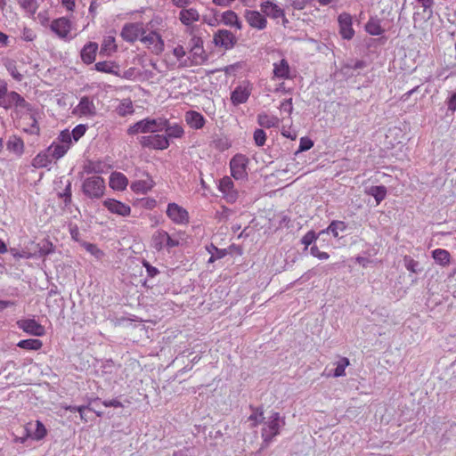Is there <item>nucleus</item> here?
<instances>
[{
	"label": "nucleus",
	"instance_id": "58836bf2",
	"mask_svg": "<svg viewBox=\"0 0 456 456\" xmlns=\"http://www.w3.org/2000/svg\"><path fill=\"white\" fill-rule=\"evenodd\" d=\"M116 49L117 45L115 44L114 37H104L103 41L102 43L100 53L102 55H110L111 53L115 52Z\"/></svg>",
	"mask_w": 456,
	"mask_h": 456
},
{
	"label": "nucleus",
	"instance_id": "2eb2a0df",
	"mask_svg": "<svg viewBox=\"0 0 456 456\" xmlns=\"http://www.w3.org/2000/svg\"><path fill=\"white\" fill-rule=\"evenodd\" d=\"M17 325L24 332L36 336L41 337L45 334V328L38 323L35 319H24L17 322Z\"/></svg>",
	"mask_w": 456,
	"mask_h": 456
},
{
	"label": "nucleus",
	"instance_id": "6ab92c4d",
	"mask_svg": "<svg viewBox=\"0 0 456 456\" xmlns=\"http://www.w3.org/2000/svg\"><path fill=\"white\" fill-rule=\"evenodd\" d=\"M245 18L249 26L254 28L261 30L266 28L267 20L260 12L247 10Z\"/></svg>",
	"mask_w": 456,
	"mask_h": 456
},
{
	"label": "nucleus",
	"instance_id": "39448f33",
	"mask_svg": "<svg viewBox=\"0 0 456 456\" xmlns=\"http://www.w3.org/2000/svg\"><path fill=\"white\" fill-rule=\"evenodd\" d=\"M249 159L243 154H236L230 160L231 175L235 180H245L248 178V165Z\"/></svg>",
	"mask_w": 456,
	"mask_h": 456
},
{
	"label": "nucleus",
	"instance_id": "4be33fe9",
	"mask_svg": "<svg viewBox=\"0 0 456 456\" xmlns=\"http://www.w3.org/2000/svg\"><path fill=\"white\" fill-rule=\"evenodd\" d=\"M184 119L188 126L192 129H201L206 124L204 116L195 110H189L184 115Z\"/></svg>",
	"mask_w": 456,
	"mask_h": 456
},
{
	"label": "nucleus",
	"instance_id": "c03bdc74",
	"mask_svg": "<svg viewBox=\"0 0 456 456\" xmlns=\"http://www.w3.org/2000/svg\"><path fill=\"white\" fill-rule=\"evenodd\" d=\"M119 116L125 117L134 112L133 103L130 100H123L117 108Z\"/></svg>",
	"mask_w": 456,
	"mask_h": 456
},
{
	"label": "nucleus",
	"instance_id": "de8ad7c7",
	"mask_svg": "<svg viewBox=\"0 0 456 456\" xmlns=\"http://www.w3.org/2000/svg\"><path fill=\"white\" fill-rule=\"evenodd\" d=\"M173 54L179 61L180 65L187 66V60L185 59L186 52L183 46L177 45L173 49Z\"/></svg>",
	"mask_w": 456,
	"mask_h": 456
},
{
	"label": "nucleus",
	"instance_id": "5fc2aeb1",
	"mask_svg": "<svg viewBox=\"0 0 456 456\" xmlns=\"http://www.w3.org/2000/svg\"><path fill=\"white\" fill-rule=\"evenodd\" d=\"M264 412L262 409H255L254 412L249 416L248 419L254 421L253 426L256 427L264 420Z\"/></svg>",
	"mask_w": 456,
	"mask_h": 456
},
{
	"label": "nucleus",
	"instance_id": "5701e85b",
	"mask_svg": "<svg viewBox=\"0 0 456 456\" xmlns=\"http://www.w3.org/2000/svg\"><path fill=\"white\" fill-rule=\"evenodd\" d=\"M165 136H167V140L170 141L171 139H179L184 135L183 127L178 123H170L167 118V124L165 125Z\"/></svg>",
	"mask_w": 456,
	"mask_h": 456
},
{
	"label": "nucleus",
	"instance_id": "cd10ccee",
	"mask_svg": "<svg viewBox=\"0 0 456 456\" xmlns=\"http://www.w3.org/2000/svg\"><path fill=\"white\" fill-rule=\"evenodd\" d=\"M273 76L281 79L290 78V68L285 59H281L279 62L273 63Z\"/></svg>",
	"mask_w": 456,
	"mask_h": 456
},
{
	"label": "nucleus",
	"instance_id": "49530a36",
	"mask_svg": "<svg viewBox=\"0 0 456 456\" xmlns=\"http://www.w3.org/2000/svg\"><path fill=\"white\" fill-rule=\"evenodd\" d=\"M82 245L85 248V249L92 256H94L96 259H102V257L104 256L103 251L100 249L95 244L83 242Z\"/></svg>",
	"mask_w": 456,
	"mask_h": 456
},
{
	"label": "nucleus",
	"instance_id": "6e6552de",
	"mask_svg": "<svg viewBox=\"0 0 456 456\" xmlns=\"http://www.w3.org/2000/svg\"><path fill=\"white\" fill-rule=\"evenodd\" d=\"M168 218L175 224H187L190 220L188 211L176 203H168L166 210Z\"/></svg>",
	"mask_w": 456,
	"mask_h": 456
},
{
	"label": "nucleus",
	"instance_id": "e433bc0d",
	"mask_svg": "<svg viewBox=\"0 0 456 456\" xmlns=\"http://www.w3.org/2000/svg\"><path fill=\"white\" fill-rule=\"evenodd\" d=\"M432 257L442 266H447L450 264L451 255L446 249L436 248L432 251Z\"/></svg>",
	"mask_w": 456,
	"mask_h": 456
},
{
	"label": "nucleus",
	"instance_id": "7ed1b4c3",
	"mask_svg": "<svg viewBox=\"0 0 456 456\" xmlns=\"http://www.w3.org/2000/svg\"><path fill=\"white\" fill-rule=\"evenodd\" d=\"M179 239L175 236H171L164 230H158L154 232L151 238L152 247L161 251L164 248H172L179 245Z\"/></svg>",
	"mask_w": 456,
	"mask_h": 456
},
{
	"label": "nucleus",
	"instance_id": "393cba45",
	"mask_svg": "<svg viewBox=\"0 0 456 456\" xmlns=\"http://www.w3.org/2000/svg\"><path fill=\"white\" fill-rule=\"evenodd\" d=\"M6 148L9 151L20 157L24 152V142L20 136L12 134L7 140Z\"/></svg>",
	"mask_w": 456,
	"mask_h": 456
},
{
	"label": "nucleus",
	"instance_id": "ddd939ff",
	"mask_svg": "<svg viewBox=\"0 0 456 456\" xmlns=\"http://www.w3.org/2000/svg\"><path fill=\"white\" fill-rule=\"evenodd\" d=\"M218 190L228 203H234L237 200L238 191L234 189V183L231 177H223L219 181Z\"/></svg>",
	"mask_w": 456,
	"mask_h": 456
},
{
	"label": "nucleus",
	"instance_id": "a18cd8bd",
	"mask_svg": "<svg viewBox=\"0 0 456 456\" xmlns=\"http://www.w3.org/2000/svg\"><path fill=\"white\" fill-rule=\"evenodd\" d=\"M72 140L73 137L70 134V131H69L68 129L61 131L59 136L57 137V141L63 146H66V149L68 150H69L72 144Z\"/></svg>",
	"mask_w": 456,
	"mask_h": 456
},
{
	"label": "nucleus",
	"instance_id": "bb28decb",
	"mask_svg": "<svg viewBox=\"0 0 456 456\" xmlns=\"http://www.w3.org/2000/svg\"><path fill=\"white\" fill-rule=\"evenodd\" d=\"M200 13L195 8L182 9L179 12V20L185 26L200 20Z\"/></svg>",
	"mask_w": 456,
	"mask_h": 456
},
{
	"label": "nucleus",
	"instance_id": "4d7b16f0",
	"mask_svg": "<svg viewBox=\"0 0 456 456\" xmlns=\"http://www.w3.org/2000/svg\"><path fill=\"white\" fill-rule=\"evenodd\" d=\"M59 197L63 199L66 205L71 201V183L69 181L68 182L63 192L59 193Z\"/></svg>",
	"mask_w": 456,
	"mask_h": 456
},
{
	"label": "nucleus",
	"instance_id": "37998d69",
	"mask_svg": "<svg viewBox=\"0 0 456 456\" xmlns=\"http://www.w3.org/2000/svg\"><path fill=\"white\" fill-rule=\"evenodd\" d=\"M148 123L151 127V134H155L164 130L163 128H165V125L167 124V118L163 117L157 118H148Z\"/></svg>",
	"mask_w": 456,
	"mask_h": 456
},
{
	"label": "nucleus",
	"instance_id": "09e8293b",
	"mask_svg": "<svg viewBox=\"0 0 456 456\" xmlns=\"http://www.w3.org/2000/svg\"><path fill=\"white\" fill-rule=\"evenodd\" d=\"M403 262H404V266L405 268L413 273H419L421 270L419 268V262L418 261H415L413 258H411V256H405L404 258H403Z\"/></svg>",
	"mask_w": 456,
	"mask_h": 456
},
{
	"label": "nucleus",
	"instance_id": "2f4dec72",
	"mask_svg": "<svg viewBox=\"0 0 456 456\" xmlns=\"http://www.w3.org/2000/svg\"><path fill=\"white\" fill-rule=\"evenodd\" d=\"M94 69L99 72L119 76L118 65L113 61H103L95 63Z\"/></svg>",
	"mask_w": 456,
	"mask_h": 456
},
{
	"label": "nucleus",
	"instance_id": "a19ab883",
	"mask_svg": "<svg viewBox=\"0 0 456 456\" xmlns=\"http://www.w3.org/2000/svg\"><path fill=\"white\" fill-rule=\"evenodd\" d=\"M43 343L37 338L23 339L18 342L17 346L25 350L37 351L41 349Z\"/></svg>",
	"mask_w": 456,
	"mask_h": 456
},
{
	"label": "nucleus",
	"instance_id": "f03ea898",
	"mask_svg": "<svg viewBox=\"0 0 456 456\" xmlns=\"http://www.w3.org/2000/svg\"><path fill=\"white\" fill-rule=\"evenodd\" d=\"M83 193L91 200H98L104 195L105 182L99 175H93L84 180L82 183Z\"/></svg>",
	"mask_w": 456,
	"mask_h": 456
},
{
	"label": "nucleus",
	"instance_id": "3c124183",
	"mask_svg": "<svg viewBox=\"0 0 456 456\" xmlns=\"http://www.w3.org/2000/svg\"><path fill=\"white\" fill-rule=\"evenodd\" d=\"M87 126L84 124H79L76 126L72 131H70V134L73 137V141L76 142H77L86 132Z\"/></svg>",
	"mask_w": 456,
	"mask_h": 456
},
{
	"label": "nucleus",
	"instance_id": "c756f323",
	"mask_svg": "<svg viewBox=\"0 0 456 456\" xmlns=\"http://www.w3.org/2000/svg\"><path fill=\"white\" fill-rule=\"evenodd\" d=\"M365 31L371 36H381L385 32L381 27V20L377 16L370 17L365 24Z\"/></svg>",
	"mask_w": 456,
	"mask_h": 456
},
{
	"label": "nucleus",
	"instance_id": "338daca9",
	"mask_svg": "<svg viewBox=\"0 0 456 456\" xmlns=\"http://www.w3.org/2000/svg\"><path fill=\"white\" fill-rule=\"evenodd\" d=\"M290 4L296 10H303L305 7L304 0H290Z\"/></svg>",
	"mask_w": 456,
	"mask_h": 456
},
{
	"label": "nucleus",
	"instance_id": "0eeeda50",
	"mask_svg": "<svg viewBox=\"0 0 456 456\" xmlns=\"http://www.w3.org/2000/svg\"><path fill=\"white\" fill-rule=\"evenodd\" d=\"M140 144L144 148L163 151L169 147L170 142L163 134L144 135L139 139Z\"/></svg>",
	"mask_w": 456,
	"mask_h": 456
},
{
	"label": "nucleus",
	"instance_id": "8fccbe9b",
	"mask_svg": "<svg viewBox=\"0 0 456 456\" xmlns=\"http://www.w3.org/2000/svg\"><path fill=\"white\" fill-rule=\"evenodd\" d=\"M131 188L135 192L145 193L151 188V184L146 181H136L132 183Z\"/></svg>",
	"mask_w": 456,
	"mask_h": 456
},
{
	"label": "nucleus",
	"instance_id": "72a5a7b5",
	"mask_svg": "<svg viewBox=\"0 0 456 456\" xmlns=\"http://www.w3.org/2000/svg\"><path fill=\"white\" fill-rule=\"evenodd\" d=\"M221 20L226 26L235 27L238 29H241L242 28L241 22L240 21L237 14L232 10L224 12Z\"/></svg>",
	"mask_w": 456,
	"mask_h": 456
},
{
	"label": "nucleus",
	"instance_id": "052dcab7",
	"mask_svg": "<svg viewBox=\"0 0 456 456\" xmlns=\"http://www.w3.org/2000/svg\"><path fill=\"white\" fill-rule=\"evenodd\" d=\"M280 110L290 115L293 111L292 98L283 101L280 105Z\"/></svg>",
	"mask_w": 456,
	"mask_h": 456
},
{
	"label": "nucleus",
	"instance_id": "0e129e2a",
	"mask_svg": "<svg viewBox=\"0 0 456 456\" xmlns=\"http://www.w3.org/2000/svg\"><path fill=\"white\" fill-rule=\"evenodd\" d=\"M102 403L105 407H115V408L123 407L122 403L117 399L104 400L102 402Z\"/></svg>",
	"mask_w": 456,
	"mask_h": 456
},
{
	"label": "nucleus",
	"instance_id": "c85d7f7f",
	"mask_svg": "<svg viewBox=\"0 0 456 456\" xmlns=\"http://www.w3.org/2000/svg\"><path fill=\"white\" fill-rule=\"evenodd\" d=\"M128 180L119 172H113L110 176V186L116 191H123L126 188Z\"/></svg>",
	"mask_w": 456,
	"mask_h": 456
},
{
	"label": "nucleus",
	"instance_id": "b1692460",
	"mask_svg": "<svg viewBox=\"0 0 456 456\" xmlns=\"http://www.w3.org/2000/svg\"><path fill=\"white\" fill-rule=\"evenodd\" d=\"M98 50V44L89 42L84 45L80 52V56L84 63L91 64L95 61L96 53Z\"/></svg>",
	"mask_w": 456,
	"mask_h": 456
},
{
	"label": "nucleus",
	"instance_id": "7c9ffc66",
	"mask_svg": "<svg viewBox=\"0 0 456 456\" xmlns=\"http://www.w3.org/2000/svg\"><path fill=\"white\" fill-rule=\"evenodd\" d=\"M257 124L261 127L272 128L279 126L280 119L274 115H270L265 112H261L257 115Z\"/></svg>",
	"mask_w": 456,
	"mask_h": 456
},
{
	"label": "nucleus",
	"instance_id": "4468645a",
	"mask_svg": "<svg viewBox=\"0 0 456 456\" xmlns=\"http://www.w3.org/2000/svg\"><path fill=\"white\" fill-rule=\"evenodd\" d=\"M143 34H145V31L142 23H127L121 31L122 38L130 43H134Z\"/></svg>",
	"mask_w": 456,
	"mask_h": 456
},
{
	"label": "nucleus",
	"instance_id": "4c0bfd02",
	"mask_svg": "<svg viewBox=\"0 0 456 456\" xmlns=\"http://www.w3.org/2000/svg\"><path fill=\"white\" fill-rule=\"evenodd\" d=\"M335 364L336 368L334 370V372L332 374H327V377H344L346 375V368L350 364V362L346 357H339L338 361L336 362Z\"/></svg>",
	"mask_w": 456,
	"mask_h": 456
},
{
	"label": "nucleus",
	"instance_id": "a211bd4d",
	"mask_svg": "<svg viewBox=\"0 0 456 456\" xmlns=\"http://www.w3.org/2000/svg\"><path fill=\"white\" fill-rule=\"evenodd\" d=\"M103 206L112 214L121 216H127L131 213V208L117 200L107 199L103 201Z\"/></svg>",
	"mask_w": 456,
	"mask_h": 456
},
{
	"label": "nucleus",
	"instance_id": "bf43d9fd",
	"mask_svg": "<svg viewBox=\"0 0 456 456\" xmlns=\"http://www.w3.org/2000/svg\"><path fill=\"white\" fill-rule=\"evenodd\" d=\"M314 146V142L307 138V137H302L300 139L299 147L297 151H305L310 150Z\"/></svg>",
	"mask_w": 456,
	"mask_h": 456
},
{
	"label": "nucleus",
	"instance_id": "412c9836",
	"mask_svg": "<svg viewBox=\"0 0 456 456\" xmlns=\"http://www.w3.org/2000/svg\"><path fill=\"white\" fill-rule=\"evenodd\" d=\"M251 94V90L248 86L240 85L232 92L231 102L237 106L245 103Z\"/></svg>",
	"mask_w": 456,
	"mask_h": 456
},
{
	"label": "nucleus",
	"instance_id": "603ef678",
	"mask_svg": "<svg viewBox=\"0 0 456 456\" xmlns=\"http://www.w3.org/2000/svg\"><path fill=\"white\" fill-rule=\"evenodd\" d=\"M253 138L256 145L261 147L265 144L266 134L263 129L258 128L255 130Z\"/></svg>",
	"mask_w": 456,
	"mask_h": 456
},
{
	"label": "nucleus",
	"instance_id": "9d476101",
	"mask_svg": "<svg viewBox=\"0 0 456 456\" xmlns=\"http://www.w3.org/2000/svg\"><path fill=\"white\" fill-rule=\"evenodd\" d=\"M236 42V37L227 29H219L213 37V43L215 45L223 48L224 50H230L233 48Z\"/></svg>",
	"mask_w": 456,
	"mask_h": 456
},
{
	"label": "nucleus",
	"instance_id": "423d86ee",
	"mask_svg": "<svg viewBox=\"0 0 456 456\" xmlns=\"http://www.w3.org/2000/svg\"><path fill=\"white\" fill-rule=\"evenodd\" d=\"M72 113L79 118H92L96 116L97 109L94 97L82 96L78 104L73 109Z\"/></svg>",
	"mask_w": 456,
	"mask_h": 456
},
{
	"label": "nucleus",
	"instance_id": "a878e982",
	"mask_svg": "<svg viewBox=\"0 0 456 456\" xmlns=\"http://www.w3.org/2000/svg\"><path fill=\"white\" fill-rule=\"evenodd\" d=\"M53 158L49 152H47V149L44 151L39 152L32 160V166L36 168H43L47 167L51 168V165L53 161Z\"/></svg>",
	"mask_w": 456,
	"mask_h": 456
},
{
	"label": "nucleus",
	"instance_id": "69168bd1",
	"mask_svg": "<svg viewBox=\"0 0 456 456\" xmlns=\"http://www.w3.org/2000/svg\"><path fill=\"white\" fill-rule=\"evenodd\" d=\"M448 110L452 113L456 111V93L452 94V96L447 101Z\"/></svg>",
	"mask_w": 456,
	"mask_h": 456
},
{
	"label": "nucleus",
	"instance_id": "774afa93",
	"mask_svg": "<svg viewBox=\"0 0 456 456\" xmlns=\"http://www.w3.org/2000/svg\"><path fill=\"white\" fill-rule=\"evenodd\" d=\"M172 4L176 7L185 9L191 4V0H172Z\"/></svg>",
	"mask_w": 456,
	"mask_h": 456
},
{
	"label": "nucleus",
	"instance_id": "dca6fc26",
	"mask_svg": "<svg viewBox=\"0 0 456 456\" xmlns=\"http://www.w3.org/2000/svg\"><path fill=\"white\" fill-rule=\"evenodd\" d=\"M141 41L146 45L154 53H159L164 49V42L161 37L155 31L141 37Z\"/></svg>",
	"mask_w": 456,
	"mask_h": 456
},
{
	"label": "nucleus",
	"instance_id": "79ce46f5",
	"mask_svg": "<svg viewBox=\"0 0 456 456\" xmlns=\"http://www.w3.org/2000/svg\"><path fill=\"white\" fill-rule=\"evenodd\" d=\"M367 193L374 197L377 205H379L387 195V188L384 185L371 186L367 190Z\"/></svg>",
	"mask_w": 456,
	"mask_h": 456
},
{
	"label": "nucleus",
	"instance_id": "f3484780",
	"mask_svg": "<svg viewBox=\"0 0 456 456\" xmlns=\"http://www.w3.org/2000/svg\"><path fill=\"white\" fill-rule=\"evenodd\" d=\"M260 10L265 16L274 20L282 18L284 24L288 22V20L285 18L284 11L270 0L263 2L260 4Z\"/></svg>",
	"mask_w": 456,
	"mask_h": 456
},
{
	"label": "nucleus",
	"instance_id": "f257e3e1",
	"mask_svg": "<svg viewBox=\"0 0 456 456\" xmlns=\"http://www.w3.org/2000/svg\"><path fill=\"white\" fill-rule=\"evenodd\" d=\"M283 426H285V419L281 418L279 412H273L268 420L265 422L261 432L265 445H268L280 434V429Z\"/></svg>",
	"mask_w": 456,
	"mask_h": 456
},
{
	"label": "nucleus",
	"instance_id": "ea45409f",
	"mask_svg": "<svg viewBox=\"0 0 456 456\" xmlns=\"http://www.w3.org/2000/svg\"><path fill=\"white\" fill-rule=\"evenodd\" d=\"M17 2L20 8L27 12L29 17H33L38 9L37 0H17Z\"/></svg>",
	"mask_w": 456,
	"mask_h": 456
},
{
	"label": "nucleus",
	"instance_id": "aec40b11",
	"mask_svg": "<svg viewBox=\"0 0 456 456\" xmlns=\"http://www.w3.org/2000/svg\"><path fill=\"white\" fill-rule=\"evenodd\" d=\"M190 46L194 62L200 63L206 60L205 51L203 49V40L201 37L193 36L190 40Z\"/></svg>",
	"mask_w": 456,
	"mask_h": 456
},
{
	"label": "nucleus",
	"instance_id": "473e14b6",
	"mask_svg": "<svg viewBox=\"0 0 456 456\" xmlns=\"http://www.w3.org/2000/svg\"><path fill=\"white\" fill-rule=\"evenodd\" d=\"M347 225L343 221L334 220L332 221L326 229L322 230L319 235L325 233H331L333 237L338 238L339 232L346 230Z\"/></svg>",
	"mask_w": 456,
	"mask_h": 456
},
{
	"label": "nucleus",
	"instance_id": "13d9d810",
	"mask_svg": "<svg viewBox=\"0 0 456 456\" xmlns=\"http://www.w3.org/2000/svg\"><path fill=\"white\" fill-rule=\"evenodd\" d=\"M310 253L312 256L321 260H327L330 257V255L328 253L321 251L317 246H313L310 248Z\"/></svg>",
	"mask_w": 456,
	"mask_h": 456
},
{
	"label": "nucleus",
	"instance_id": "e2e57ef3",
	"mask_svg": "<svg viewBox=\"0 0 456 456\" xmlns=\"http://www.w3.org/2000/svg\"><path fill=\"white\" fill-rule=\"evenodd\" d=\"M37 20L42 26H44V27L47 26L49 23L48 12L46 11L40 12L37 14Z\"/></svg>",
	"mask_w": 456,
	"mask_h": 456
},
{
	"label": "nucleus",
	"instance_id": "864d4df0",
	"mask_svg": "<svg viewBox=\"0 0 456 456\" xmlns=\"http://www.w3.org/2000/svg\"><path fill=\"white\" fill-rule=\"evenodd\" d=\"M321 235L316 234L314 231L307 232L301 239V243L305 245V248L314 242Z\"/></svg>",
	"mask_w": 456,
	"mask_h": 456
},
{
	"label": "nucleus",
	"instance_id": "f8f14e48",
	"mask_svg": "<svg viewBox=\"0 0 456 456\" xmlns=\"http://www.w3.org/2000/svg\"><path fill=\"white\" fill-rule=\"evenodd\" d=\"M25 436L20 439H16V441H20V443H24L26 438L31 437L34 440H41L46 436V428L44 424L37 420L35 424L28 423L24 428Z\"/></svg>",
	"mask_w": 456,
	"mask_h": 456
},
{
	"label": "nucleus",
	"instance_id": "f704fd0d",
	"mask_svg": "<svg viewBox=\"0 0 456 456\" xmlns=\"http://www.w3.org/2000/svg\"><path fill=\"white\" fill-rule=\"evenodd\" d=\"M147 133H151V127L148 123V118L137 121L134 125L130 126L127 129V134L130 135Z\"/></svg>",
	"mask_w": 456,
	"mask_h": 456
},
{
	"label": "nucleus",
	"instance_id": "680f3d73",
	"mask_svg": "<svg viewBox=\"0 0 456 456\" xmlns=\"http://www.w3.org/2000/svg\"><path fill=\"white\" fill-rule=\"evenodd\" d=\"M417 2L421 4L424 12H428L429 16H431L433 10L432 7L434 5V0H416Z\"/></svg>",
	"mask_w": 456,
	"mask_h": 456
},
{
	"label": "nucleus",
	"instance_id": "c9c22d12",
	"mask_svg": "<svg viewBox=\"0 0 456 456\" xmlns=\"http://www.w3.org/2000/svg\"><path fill=\"white\" fill-rule=\"evenodd\" d=\"M68 151L69 150L66 149V146H63L58 141L53 142L47 148V152L52 155L54 160H58L64 157Z\"/></svg>",
	"mask_w": 456,
	"mask_h": 456
},
{
	"label": "nucleus",
	"instance_id": "1a4fd4ad",
	"mask_svg": "<svg viewBox=\"0 0 456 456\" xmlns=\"http://www.w3.org/2000/svg\"><path fill=\"white\" fill-rule=\"evenodd\" d=\"M12 105L26 109L28 111L32 110L31 105L25 101L18 93L12 91L5 94L0 98V107L4 109H10Z\"/></svg>",
	"mask_w": 456,
	"mask_h": 456
},
{
	"label": "nucleus",
	"instance_id": "20e7f679",
	"mask_svg": "<svg viewBox=\"0 0 456 456\" xmlns=\"http://www.w3.org/2000/svg\"><path fill=\"white\" fill-rule=\"evenodd\" d=\"M49 27L52 32L61 40L70 41L75 37V36L71 35L72 23L66 17L54 19Z\"/></svg>",
	"mask_w": 456,
	"mask_h": 456
},
{
	"label": "nucleus",
	"instance_id": "9b49d317",
	"mask_svg": "<svg viewBox=\"0 0 456 456\" xmlns=\"http://www.w3.org/2000/svg\"><path fill=\"white\" fill-rule=\"evenodd\" d=\"M339 34L343 39L351 40L355 34L353 28V17L348 12H342L338 17Z\"/></svg>",
	"mask_w": 456,
	"mask_h": 456
},
{
	"label": "nucleus",
	"instance_id": "6e6d98bb",
	"mask_svg": "<svg viewBox=\"0 0 456 456\" xmlns=\"http://www.w3.org/2000/svg\"><path fill=\"white\" fill-rule=\"evenodd\" d=\"M30 119L32 120L31 126L28 128H24V132L29 134H39L40 129L34 114L30 115Z\"/></svg>",
	"mask_w": 456,
	"mask_h": 456
}]
</instances>
